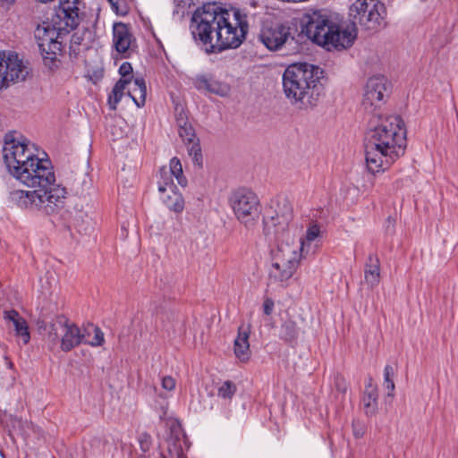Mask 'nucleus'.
Masks as SVG:
<instances>
[{
  "instance_id": "obj_1",
  "label": "nucleus",
  "mask_w": 458,
  "mask_h": 458,
  "mask_svg": "<svg viewBox=\"0 0 458 458\" xmlns=\"http://www.w3.org/2000/svg\"><path fill=\"white\" fill-rule=\"evenodd\" d=\"M191 34L206 53L233 49L244 41L249 30L246 14L239 9H224L216 3L198 8L191 19Z\"/></svg>"
},
{
  "instance_id": "obj_2",
  "label": "nucleus",
  "mask_w": 458,
  "mask_h": 458,
  "mask_svg": "<svg viewBox=\"0 0 458 458\" xmlns=\"http://www.w3.org/2000/svg\"><path fill=\"white\" fill-rule=\"evenodd\" d=\"M14 178L27 187L34 188L33 191L13 190L10 192L12 202L18 207L47 215L57 213L64 208L66 189L55 183L53 165L43 150L25 163Z\"/></svg>"
},
{
  "instance_id": "obj_3",
  "label": "nucleus",
  "mask_w": 458,
  "mask_h": 458,
  "mask_svg": "<svg viewBox=\"0 0 458 458\" xmlns=\"http://www.w3.org/2000/svg\"><path fill=\"white\" fill-rule=\"evenodd\" d=\"M406 131L397 115L374 117L365 144L366 170L377 175L388 170L404 154Z\"/></svg>"
},
{
  "instance_id": "obj_4",
  "label": "nucleus",
  "mask_w": 458,
  "mask_h": 458,
  "mask_svg": "<svg viewBox=\"0 0 458 458\" xmlns=\"http://www.w3.org/2000/svg\"><path fill=\"white\" fill-rule=\"evenodd\" d=\"M303 30L313 42L327 51L349 48L357 37L354 25L339 24L325 11L307 13Z\"/></svg>"
},
{
  "instance_id": "obj_5",
  "label": "nucleus",
  "mask_w": 458,
  "mask_h": 458,
  "mask_svg": "<svg viewBox=\"0 0 458 458\" xmlns=\"http://www.w3.org/2000/svg\"><path fill=\"white\" fill-rule=\"evenodd\" d=\"M322 73L319 67L307 63L290 64L283 74L285 97L300 107L311 106L314 90Z\"/></svg>"
},
{
  "instance_id": "obj_6",
  "label": "nucleus",
  "mask_w": 458,
  "mask_h": 458,
  "mask_svg": "<svg viewBox=\"0 0 458 458\" xmlns=\"http://www.w3.org/2000/svg\"><path fill=\"white\" fill-rule=\"evenodd\" d=\"M270 239L275 242L276 247L271 250L269 277L271 280L284 283L293 276L301 260L306 256L294 242V234Z\"/></svg>"
},
{
  "instance_id": "obj_7",
  "label": "nucleus",
  "mask_w": 458,
  "mask_h": 458,
  "mask_svg": "<svg viewBox=\"0 0 458 458\" xmlns=\"http://www.w3.org/2000/svg\"><path fill=\"white\" fill-rule=\"evenodd\" d=\"M63 28H58L56 21H43L34 30V37L40 50L44 65L49 70H55L60 65L59 55L62 52Z\"/></svg>"
},
{
  "instance_id": "obj_8",
  "label": "nucleus",
  "mask_w": 458,
  "mask_h": 458,
  "mask_svg": "<svg viewBox=\"0 0 458 458\" xmlns=\"http://www.w3.org/2000/svg\"><path fill=\"white\" fill-rule=\"evenodd\" d=\"M41 149L21 135L8 133L4 137L3 157L8 172L15 177L25 163L36 157Z\"/></svg>"
},
{
  "instance_id": "obj_9",
  "label": "nucleus",
  "mask_w": 458,
  "mask_h": 458,
  "mask_svg": "<svg viewBox=\"0 0 458 458\" xmlns=\"http://www.w3.org/2000/svg\"><path fill=\"white\" fill-rule=\"evenodd\" d=\"M293 218V206L288 199L279 198L272 200L263 217L264 233L269 238L292 236L294 234Z\"/></svg>"
},
{
  "instance_id": "obj_10",
  "label": "nucleus",
  "mask_w": 458,
  "mask_h": 458,
  "mask_svg": "<svg viewBox=\"0 0 458 458\" xmlns=\"http://www.w3.org/2000/svg\"><path fill=\"white\" fill-rule=\"evenodd\" d=\"M229 204L239 223L247 229L258 224L261 215V204L258 195L248 189H239L229 198Z\"/></svg>"
},
{
  "instance_id": "obj_11",
  "label": "nucleus",
  "mask_w": 458,
  "mask_h": 458,
  "mask_svg": "<svg viewBox=\"0 0 458 458\" xmlns=\"http://www.w3.org/2000/svg\"><path fill=\"white\" fill-rule=\"evenodd\" d=\"M84 336L81 329L65 317H57L53 320L47 333L49 347L53 349L60 344L61 350L65 352L80 345Z\"/></svg>"
},
{
  "instance_id": "obj_12",
  "label": "nucleus",
  "mask_w": 458,
  "mask_h": 458,
  "mask_svg": "<svg viewBox=\"0 0 458 458\" xmlns=\"http://www.w3.org/2000/svg\"><path fill=\"white\" fill-rule=\"evenodd\" d=\"M349 12L352 25L358 23L365 30H376L381 26L386 13L385 5L378 0H356Z\"/></svg>"
},
{
  "instance_id": "obj_13",
  "label": "nucleus",
  "mask_w": 458,
  "mask_h": 458,
  "mask_svg": "<svg viewBox=\"0 0 458 458\" xmlns=\"http://www.w3.org/2000/svg\"><path fill=\"white\" fill-rule=\"evenodd\" d=\"M27 67L18 54L0 52V90L8 88L11 83L25 80Z\"/></svg>"
},
{
  "instance_id": "obj_14",
  "label": "nucleus",
  "mask_w": 458,
  "mask_h": 458,
  "mask_svg": "<svg viewBox=\"0 0 458 458\" xmlns=\"http://www.w3.org/2000/svg\"><path fill=\"white\" fill-rule=\"evenodd\" d=\"M389 93V84L383 75H375L368 79L364 87L362 105L365 108L377 107Z\"/></svg>"
},
{
  "instance_id": "obj_15",
  "label": "nucleus",
  "mask_w": 458,
  "mask_h": 458,
  "mask_svg": "<svg viewBox=\"0 0 458 458\" xmlns=\"http://www.w3.org/2000/svg\"><path fill=\"white\" fill-rule=\"evenodd\" d=\"M60 11L52 19L56 21L58 28H63L62 33L65 35L77 28L80 23V6L81 0H60Z\"/></svg>"
},
{
  "instance_id": "obj_16",
  "label": "nucleus",
  "mask_w": 458,
  "mask_h": 458,
  "mask_svg": "<svg viewBox=\"0 0 458 458\" xmlns=\"http://www.w3.org/2000/svg\"><path fill=\"white\" fill-rule=\"evenodd\" d=\"M290 27L284 24L265 26L260 34L259 39L264 46L272 51L280 49L290 38Z\"/></svg>"
},
{
  "instance_id": "obj_17",
  "label": "nucleus",
  "mask_w": 458,
  "mask_h": 458,
  "mask_svg": "<svg viewBox=\"0 0 458 458\" xmlns=\"http://www.w3.org/2000/svg\"><path fill=\"white\" fill-rule=\"evenodd\" d=\"M323 230L317 222L309 223L304 233L300 237L299 243L301 250L308 256L314 254L322 245Z\"/></svg>"
},
{
  "instance_id": "obj_18",
  "label": "nucleus",
  "mask_w": 458,
  "mask_h": 458,
  "mask_svg": "<svg viewBox=\"0 0 458 458\" xmlns=\"http://www.w3.org/2000/svg\"><path fill=\"white\" fill-rule=\"evenodd\" d=\"M3 317L5 321L13 324L15 336L20 338L24 345L28 344L30 341V333L26 319L15 310H4Z\"/></svg>"
},
{
  "instance_id": "obj_19",
  "label": "nucleus",
  "mask_w": 458,
  "mask_h": 458,
  "mask_svg": "<svg viewBox=\"0 0 458 458\" xmlns=\"http://www.w3.org/2000/svg\"><path fill=\"white\" fill-rule=\"evenodd\" d=\"M119 74L121 75V78L115 83L112 91V95L109 96V102H114L113 108H115V105L121 101L123 96L124 95L126 82L134 80L132 76L131 64L128 62H124L120 65Z\"/></svg>"
},
{
  "instance_id": "obj_20",
  "label": "nucleus",
  "mask_w": 458,
  "mask_h": 458,
  "mask_svg": "<svg viewBox=\"0 0 458 458\" xmlns=\"http://www.w3.org/2000/svg\"><path fill=\"white\" fill-rule=\"evenodd\" d=\"M132 42V35L129 27L123 23H114L113 28V43L117 52L126 53Z\"/></svg>"
},
{
  "instance_id": "obj_21",
  "label": "nucleus",
  "mask_w": 458,
  "mask_h": 458,
  "mask_svg": "<svg viewBox=\"0 0 458 458\" xmlns=\"http://www.w3.org/2000/svg\"><path fill=\"white\" fill-rule=\"evenodd\" d=\"M125 91L138 107H142L145 105L147 88L143 78L136 77L126 82Z\"/></svg>"
},
{
  "instance_id": "obj_22",
  "label": "nucleus",
  "mask_w": 458,
  "mask_h": 458,
  "mask_svg": "<svg viewBox=\"0 0 458 458\" xmlns=\"http://www.w3.org/2000/svg\"><path fill=\"white\" fill-rule=\"evenodd\" d=\"M250 329L245 327H240L238 335L234 340V354L241 361H247L250 359Z\"/></svg>"
},
{
  "instance_id": "obj_23",
  "label": "nucleus",
  "mask_w": 458,
  "mask_h": 458,
  "mask_svg": "<svg viewBox=\"0 0 458 458\" xmlns=\"http://www.w3.org/2000/svg\"><path fill=\"white\" fill-rule=\"evenodd\" d=\"M365 283L373 288L379 284L380 281V263L377 255L370 254L364 269Z\"/></svg>"
},
{
  "instance_id": "obj_24",
  "label": "nucleus",
  "mask_w": 458,
  "mask_h": 458,
  "mask_svg": "<svg viewBox=\"0 0 458 458\" xmlns=\"http://www.w3.org/2000/svg\"><path fill=\"white\" fill-rule=\"evenodd\" d=\"M161 199L165 207L175 213H182L184 209V199L182 195L176 189L168 190L162 193Z\"/></svg>"
},
{
  "instance_id": "obj_25",
  "label": "nucleus",
  "mask_w": 458,
  "mask_h": 458,
  "mask_svg": "<svg viewBox=\"0 0 458 458\" xmlns=\"http://www.w3.org/2000/svg\"><path fill=\"white\" fill-rule=\"evenodd\" d=\"M194 86L199 90H207L217 95H224L226 91L225 88L220 85L216 81L205 75L196 77Z\"/></svg>"
},
{
  "instance_id": "obj_26",
  "label": "nucleus",
  "mask_w": 458,
  "mask_h": 458,
  "mask_svg": "<svg viewBox=\"0 0 458 458\" xmlns=\"http://www.w3.org/2000/svg\"><path fill=\"white\" fill-rule=\"evenodd\" d=\"M299 336V328L293 320H285L280 327V338L288 343L296 341Z\"/></svg>"
},
{
  "instance_id": "obj_27",
  "label": "nucleus",
  "mask_w": 458,
  "mask_h": 458,
  "mask_svg": "<svg viewBox=\"0 0 458 458\" xmlns=\"http://www.w3.org/2000/svg\"><path fill=\"white\" fill-rule=\"evenodd\" d=\"M173 175L169 173L166 166H163L159 170L158 191L165 193L168 190L176 189L173 182Z\"/></svg>"
},
{
  "instance_id": "obj_28",
  "label": "nucleus",
  "mask_w": 458,
  "mask_h": 458,
  "mask_svg": "<svg viewBox=\"0 0 458 458\" xmlns=\"http://www.w3.org/2000/svg\"><path fill=\"white\" fill-rule=\"evenodd\" d=\"M216 391L219 398L225 401L231 400L237 391V386L233 382L225 380L217 384Z\"/></svg>"
},
{
  "instance_id": "obj_29",
  "label": "nucleus",
  "mask_w": 458,
  "mask_h": 458,
  "mask_svg": "<svg viewBox=\"0 0 458 458\" xmlns=\"http://www.w3.org/2000/svg\"><path fill=\"white\" fill-rule=\"evenodd\" d=\"M377 390L369 385L363 397V404L367 414L374 413L377 407Z\"/></svg>"
},
{
  "instance_id": "obj_30",
  "label": "nucleus",
  "mask_w": 458,
  "mask_h": 458,
  "mask_svg": "<svg viewBox=\"0 0 458 458\" xmlns=\"http://www.w3.org/2000/svg\"><path fill=\"white\" fill-rule=\"evenodd\" d=\"M168 171L177 180V182L181 186H185L187 184V180L183 175L181 161L177 157H173L170 160Z\"/></svg>"
},
{
  "instance_id": "obj_31",
  "label": "nucleus",
  "mask_w": 458,
  "mask_h": 458,
  "mask_svg": "<svg viewBox=\"0 0 458 458\" xmlns=\"http://www.w3.org/2000/svg\"><path fill=\"white\" fill-rule=\"evenodd\" d=\"M179 135L186 143L195 140V132L191 124L184 121L182 117L178 119Z\"/></svg>"
},
{
  "instance_id": "obj_32",
  "label": "nucleus",
  "mask_w": 458,
  "mask_h": 458,
  "mask_svg": "<svg viewBox=\"0 0 458 458\" xmlns=\"http://www.w3.org/2000/svg\"><path fill=\"white\" fill-rule=\"evenodd\" d=\"M394 376V368L390 365H386L384 369V385L385 387L388 390V395H393V392L394 390V383L393 379Z\"/></svg>"
},
{
  "instance_id": "obj_33",
  "label": "nucleus",
  "mask_w": 458,
  "mask_h": 458,
  "mask_svg": "<svg viewBox=\"0 0 458 458\" xmlns=\"http://www.w3.org/2000/svg\"><path fill=\"white\" fill-rule=\"evenodd\" d=\"M191 146L188 148L189 155L192 157L193 161L200 165L202 161L201 150L199 142L193 140L192 142H188Z\"/></svg>"
},
{
  "instance_id": "obj_34",
  "label": "nucleus",
  "mask_w": 458,
  "mask_h": 458,
  "mask_svg": "<svg viewBox=\"0 0 458 458\" xmlns=\"http://www.w3.org/2000/svg\"><path fill=\"white\" fill-rule=\"evenodd\" d=\"M104 342H105V339H104L103 332L98 327H95L94 328V337L92 340L87 341V344L91 346L97 347V346H101L104 344Z\"/></svg>"
},
{
  "instance_id": "obj_35",
  "label": "nucleus",
  "mask_w": 458,
  "mask_h": 458,
  "mask_svg": "<svg viewBox=\"0 0 458 458\" xmlns=\"http://www.w3.org/2000/svg\"><path fill=\"white\" fill-rule=\"evenodd\" d=\"M175 379L171 376H164L161 378L162 388L167 392H172L175 388Z\"/></svg>"
},
{
  "instance_id": "obj_36",
  "label": "nucleus",
  "mask_w": 458,
  "mask_h": 458,
  "mask_svg": "<svg viewBox=\"0 0 458 458\" xmlns=\"http://www.w3.org/2000/svg\"><path fill=\"white\" fill-rule=\"evenodd\" d=\"M4 417L8 420V421H6V427L11 428H9V431H11V429H14L16 427V424H18V425L21 424V420L16 419L15 417H13L11 414H9V415L4 414Z\"/></svg>"
},
{
  "instance_id": "obj_37",
  "label": "nucleus",
  "mask_w": 458,
  "mask_h": 458,
  "mask_svg": "<svg viewBox=\"0 0 458 458\" xmlns=\"http://www.w3.org/2000/svg\"><path fill=\"white\" fill-rule=\"evenodd\" d=\"M274 301L270 298H266L263 303V311L266 315H270L274 310Z\"/></svg>"
},
{
  "instance_id": "obj_38",
  "label": "nucleus",
  "mask_w": 458,
  "mask_h": 458,
  "mask_svg": "<svg viewBox=\"0 0 458 458\" xmlns=\"http://www.w3.org/2000/svg\"><path fill=\"white\" fill-rule=\"evenodd\" d=\"M168 424L171 427L172 430L176 434V437H178L181 434V425L176 420L169 419Z\"/></svg>"
},
{
  "instance_id": "obj_39",
  "label": "nucleus",
  "mask_w": 458,
  "mask_h": 458,
  "mask_svg": "<svg viewBox=\"0 0 458 458\" xmlns=\"http://www.w3.org/2000/svg\"><path fill=\"white\" fill-rule=\"evenodd\" d=\"M166 410H167V403H162L160 406V412H159V418L160 420H164L166 415Z\"/></svg>"
},
{
  "instance_id": "obj_40",
  "label": "nucleus",
  "mask_w": 458,
  "mask_h": 458,
  "mask_svg": "<svg viewBox=\"0 0 458 458\" xmlns=\"http://www.w3.org/2000/svg\"><path fill=\"white\" fill-rule=\"evenodd\" d=\"M191 0H174L175 5L177 7H180L181 5H185L188 4Z\"/></svg>"
},
{
  "instance_id": "obj_41",
  "label": "nucleus",
  "mask_w": 458,
  "mask_h": 458,
  "mask_svg": "<svg viewBox=\"0 0 458 458\" xmlns=\"http://www.w3.org/2000/svg\"><path fill=\"white\" fill-rule=\"evenodd\" d=\"M169 451L171 453L172 457L176 456L177 458H180L181 449L175 448L174 449V454L172 453L171 449H169Z\"/></svg>"
},
{
  "instance_id": "obj_42",
  "label": "nucleus",
  "mask_w": 458,
  "mask_h": 458,
  "mask_svg": "<svg viewBox=\"0 0 458 458\" xmlns=\"http://www.w3.org/2000/svg\"><path fill=\"white\" fill-rule=\"evenodd\" d=\"M3 4H10L14 2V0H0Z\"/></svg>"
},
{
  "instance_id": "obj_43",
  "label": "nucleus",
  "mask_w": 458,
  "mask_h": 458,
  "mask_svg": "<svg viewBox=\"0 0 458 458\" xmlns=\"http://www.w3.org/2000/svg\"><path fill=\"white\" fill-rule=\"evenodd\" d=\"M338 388L340 389V386H338ZM341 391L344 392L346 390V386H344L342 389H340Z\"/></svg>"
},
{
  "instance_id": "obj_44",
  "label": "nucleus",
  "mask_w": 458,
  "mask_h": 458,
  "mask_svg": "<svg viewBox=\"0 0 458 458\" xmlns=\"http://www.w3.org/2000/svg\"><path fill=\"white\" fill-rule=\"evenodd\" d=\"M387 222L389 223V225H391V224H392V220H391V218H390V217H388ZM389 226H390V225H388V227H389Z\"/></svg>"
},
{
  "instance_id": "obj_45",
  "label": "nucleus",
  "mask_w": 458,
  "mask_h": 458,
  "mask_svg": "<svg viewBox=\"0 0 458 458\" xmlns=\"http://www.w3.org/2000/svg\"><path fill=\"white\" fill-rule=\"evenodd\" d=\"M140 445H141V448H142V449H145V446H144V444H143V443H140Z\"/></svg>"
},
{
  "instance_id": "obj_46",
  "label": "nucleus",
  "mask_w": 458,
  "mask_h": 458,
  "mask_svg": "<svg viewBox=\"0 0 458 458\" xmlns=\"http://www.w3.org/2000/svg\"><path fill=\"white\" fill-rule=\"evenodd\" d=\"M12 366H13V363L9 362V367L12 368Z\"/></svg>"
}]
</instances>
